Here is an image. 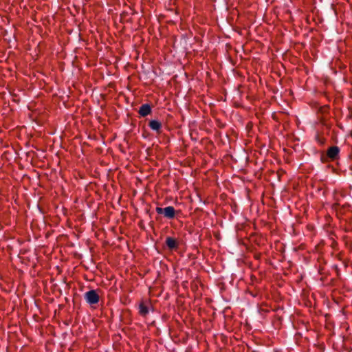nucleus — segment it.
<instances>
[{"label": "nucleus", "instance_id": "20e7f679", "mask_svg": "<svg viewBox=\"0 0 352 352\" xmlns=\"http://www.w3.org/2000/svg\"><path fill=\"white\" fill-rule=\"evenodd\" d=\"M164 216L167 219H172L175 217V210L173 206L164 208Z\"/></svg>", "mask_w": 352, "mask_h": 352}, {"label": "nucleus", "instance_id": "6e6552de", "mask_svg": "<svg viewBox=\"0 0 352 352\" xmlns=\"http://www.w3.org/2000/svg\"><path fill=\"white\" fill-rule=\"evenodd\" d=\"M316 140L321 145H323L325 143V141H326L324 138L320 137V136H317L316 137Z\"/></svg>", "mask_w": 352, "mask_h": 352}, {"label": "nucleus", "instance_id": "f03ea898", "mask_svg": "<svg viewBox=\"0 0 352 352\" xmlns=\"http://www.w3.org/2000/svg\"><path fill=\"white\" fill-rule=\"evenodd\" d=\"M84 298L86 302L90 305H96L99 302V295L96 290H89L85 293Z\"/></svg>", "mask_w": 352, "mask_h": 352}, {"label": "nucleus", "instance_id": "39448f33", "mask_svg": "<svg viewBox=\"0 0 352 352\" xmlns=\"http://www.w3.org/2000/svg\"><path fill=\"white\" fill-rule=\"evenodd\" d=\"M166 245L170 250H176L178 248V243L176 239L170 236L166 237Z\"/></svg>", "mask_w": 352, "mask_h": 352}, {"label": "nucleus", "instance_id": "7ed1b4c3", "mask_svg": "<svg viewBox=\"0 0 352 352\" xmlns=\"http://www.w3.org/2000/svg\"><path fill=\"white\" fill-rule=\"evenodd\" d=\"M152 111L151 107L149 104H143L141 105L138 110V113L142 117H146L149 115Z\"/></svg>", "mask_w": 352, "mask_h": 352}, {"label": "nucleus", "instance_id": "f257e3e1", "mask_svg": "<svg viewBox=\"0 0 352 352\" xmlns=\"http://www.w3.org/2000/svg\"><path fill=\"white\" fill-rule=\"evenodd\" d=\"M340 148L337 146H331L326 154L322 153L320 160L322 162H327L329 159L335 160L338 158L340 154Z\"/></svg>", "mask_w": 352, "mask_h": 352}, {"label": "nucleus", "instance_id": "0eeeda50", "mask_svg": "<svg viewBox=\"0 0 352 352\" xmlns=\"http://www.w3.org/2000/svg\"><path fill=\"white\" fill-rule=\"evenodd\" d=\"M140 313L143 316L146 315L148 313L147 307L143 304L140 305Z\"/></svg>", "mask_w": 352, "mask_h": 352}, {"label": "nucleus", "instance_id": "1a4fd4ad", "mask_svg": "<svg viewBox=\"0 0 352 352\" xmlns=\"http://www.w3.org/2000/svg\"><path fill=\"white\" fill-rule=\"evenodd\" d=\"M156 212L159 214H164V208L157 207Z\"/></svg>", "mask_w": 352, "mask_h": 352}, {"label": "nucleus", "instance_id": "423d86ee", "mask_svg": "<svg viewBox=\"0 0 352 352\" xmlns=\"http://www.w3.org/2000/svg\"><path fill=\"white\" fill-rule=\"evenodd\" d=\"M148 126L153 131L160 133L162 129V123L157 120H152L148 123Z\"/></svg>", "mask_w": 352, "mask_h": 352}]
</instances>
